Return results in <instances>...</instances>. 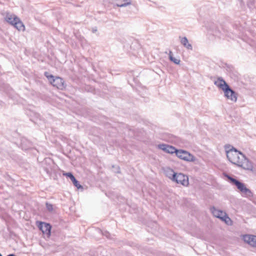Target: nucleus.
Returning a JSON list of instances; mask_svg holds the SVG:
<instances>
[{
    "label": "nucleus",
    "instance_id": "nucleus-18",
    "mask_svg": "<svg viewBox=\"0 0 256 256\" xmlns=\"http://www.w3.org/2000/svg\"><path fill=\"white\" fill-rule=\"evenodd\" d=\"M2 90L4 92L6 93L9 96L12 97V94H13V90L12 88L8 84H3L2 85L1 84V90Z\"/></svg>",
    "mask_w": 256,
    "mask_h": 256
},
{
    "label": "nucleus",
    "instance_id": "nucleus-6",
    "mask_svg": "<svg viewBox=\"0 0 256 256\" xmlns=\"http://www.w3.org/2000/svg\"><path fill=\"white\" fill-rule=\"evenodd\" d=\"M176 156L181 160L186 162H193L196 160V158L189 152L183 150H176Z\"/></svg>",
    "mask_w": 256,
    "mask_h": 256
},
{
    "label": "nucleus",
    "instance_id": "nucleus-29",
    "mask_svg": "<svg viewBox=\"0 0 256 256\" xmlns=\"http://www.w3.org/2000/svg\"><path fill=\"white\" fill-rule=\"evenodd\" d=\"M96 31V28H93V30H92V32H95Z\"/></svg>",
    "mask_w": 256,
    "mask_h": 256
},
{
    "label": "nucleus",
    "instance_id": "nucleus-26",
    "mask_svg": "<svg viewBox=\"0 0 256 256\" xmlns=\"http://www.w3.org/2000/svg\"><path fill=\"white\" fill-rule=\"evenodd\" d=\"M64 174L67 177L69 178H71L72 176H74L72 172H67Z\"/></svg>",
    "mask_w": 256,
    "mask_h": 256
},
{
    "label": "nucleus",
    "instance_id": "nucleus-16",
    "mask_svg": "<svg viewBox=\"0 0 256 256\" xmlns=\"http://www.w3.org/2000/svg\"><path fill=\"white\" fill-rule=\"evenodd\" d=\"M15 22L14 23L12 26H14L18 30H24L25 27L22 23V22L20 20L19 18L14 20Z\"/></svg>",
    "mask_w": 256,
    "mask_h": 256
},
{
    "label": "nucleus",
    "instance_id": "nucleus-22",
    "mask_svg": "<svg viewBox=\"0 0 256 256\" xmlns=\"http://www.w3.org/2000/svg\"><path fill=\"white\" fill-rule=\"evenodd\" d=\"M46 206L47 210L48 212H52L53 210V205L48 202L46 203Z\"/></svg>",
    "mask_w": 256,
    "mask_h": 256
},
{
    "label": "nucleus",
    "instance_id": "nucleus-17",
    "mask_svg": "<svg viewBox=\"0 0 256 256\" xmlns=\"http://www.w3.org/2000/svg\"><path fill=\"white\" fill-rule=\"evenodd\" d=\"M210 210L213 216L219 219L220 218V217H222L224 213V212H223L222 210L216 209L214 206L211 207Z\"/></svg>",
    "mask_w": 256,
    "mask_h": 256
},
{
    "label": "nucleus",
    "instance_id": "nucleus-24",
    "mask_svg": "<svg viewBox=\"0 0 256 256\" xmlns=\"http://www.w3.org/2000/svg\"><path fill=\"white\" fill-rule=\"evenodd\" d=\"M254 0H250L248 2V6L250 8H252L254 6Z\"/></svg>",
    "mask_w": 256,
    "mask_h": 256
},
{
    "label": "nucleus",
    "instance_id": "nucleus-28",
    "mask_svg": "<svg viewBox=\"0 0 256 256\" xmlns=\"http://www.w3.org/2000/svg\"><path fill=\"white\" fill-rule=\"evenodd\" d=\"M70 180L72 181V182H73L76 180V178L74 176H72V178H70Z\"/></svg>",
    "mask_w": 256,
    "mask_h": 256
},
{
    "label": "nucleus",
    "instance_id": "nucleus-1",
    "mask_svg": "<svg viewBox=\"0 0 256 256\" xmlns=\"http://www.w3.org/2000/svg\"><path fill=\"white\" fill-rule=\"evenodd\" d=\"M227 158L228 160L235 165L244 169H248V166H246L245 163L248 162V159L241 152L238 150L234 147L227 151Z\"/></svg>",
    "mask_w": 256,
    "mask_h": 256
},
{
    "label": "nucleus",
    "instance_id": "nucleus-25",
    "mask_svg": "<svg viewBox=\"0 0 256 256\" xmlns=\"http://www.w3.org/2000/svg\"><path fill=\"white\" fill-rule=\"evenodd\" d=\"M232 147H233V146L230 144H227L224 146V148H225L226 152V154H227V151L228 150H230L232 148Z\"/></svg>",
    "mask_w": 256,
    "mask_h": 256
},
{
    "label": "nucleus",
    "instance_id": "nucleus-19",
    "mask_svg": "<svg viewBox=\"0 0 256 256\" xmlns=\"http://www.w3.org/2000/svg\"><path fill=\"white\" fill-rule=\"evenodd\" d=\"M220 220L228 225L232 224V220L226 212L220 217Z\"/></svg>",
    "mask_w": 256,
    "mask_h": 256
},
{
    "label": "nucleus",
    "instance_id": "nucleus-30",
    "mask_svg": "<svg viewBox=\"0 0 256 256\" xmlns=\"http://www.w3.org/2000/svg\"><path fill=\"white\" fill-rule=\"evenodd\" d=\"M118 170H120V168H118ZM120 172V170H118V171L117 172Z\"/></svg>",
    "mask_w": 256,
    "mask_h": 256
},
{
    "label": "nucleus",
    "instance_id": "nucleus-23",
    "mask_svg": "<svg viewBox=\"0 0 256 256\" xmlns=\"http://www.w3.org/2000/svg\"><path fill=\"white\" fill-rule=\"evenodd\" d=\"M4 178L7 182H10V183L13 180L12 178L8 174H6L4 176Z\"/></svg>",
    "mask_w": 256,
    "mask_h": 256
},
{
    "label": "nucleus",
    "instance_id": "nucleus-2",
    "mask_svg": "<svg viewBox=\"0 0 256 256\" xmlns=\"http://www.w3.org/2000/svg\"><path fill=\"white\" fill-rule=\"evenodd\" d=\"M206 27L210 34L220 38H224L227 36V30L220 24L210 22L206 24Z\"/></svg>",
    "mask_w": 256,
    "mask_h": 256
},
{
    "label": "nucleus",
    "instance_id": "nucleus-12",
    "mask_svg": "<svg viewBox=\"0 0 256 256\" xmlns=\"http://www.w3.org/2000/svg\"><path fill=\"white\" fill-rule=\"evenodd\" d=\"M44 164H48V166H44V169L48 174H50L52 172L54 165L52 160L50 158H44Z\"/></svg>",
    "mask_w": 256,
    "mask_h": 256
},
{
    "label": "nucleus",
    "instance_id": "nucleus-14",
    "mask_svg": "<svg viewBox=\"0 0 256 256\" xmlns=\"http://www.w3.org/2000/svg\"><path fill=\"white\" fill-rule=\"evenodd\" d=\"M181 44L188 50H192V46L188 42V38L186 37L179 36Z\"/></svg>",
    "mask_w": 256,
    "mask_h": 256
},
{
    "label": "nucleus",
    "instance_id": "nucleus-11",
    "mask_svg": "<svg viewBox=\"0 0 256 256\" xmlns=\"http://www.w3.org/2000/svg\"><path fill=\"white\" fill-rule=\"evenodd\" d=\"M244 242L252 246L256 247V236L252 234H245L243 236Z\"/></svg>",
    "mask_w": 256,
    "mask_h": 256
},
{
    "label": "nucleus",
    "instance_id": "nucleus-4",
    "mask_svg": "<svg viewBox=\"0 0 256 256\" xmlns=\"http://www.w3.org/2000/svg\"><path fill=\"white\" fill-rule=\"evenodd\" d=\"M44 75L53 86L60 90H64L66 88V84L64 82V79L62 78L54 76L47 72H44Z\"/></svg>",
    "mask_w": 256,
    "mask_h": 256
},
{
    "label": "nucleus",
    "instance_id": "nucleus-7",
    "mask_svg": "<svg viewBox=\"0 0 256 256\" xmlns=\"http://www.w3.org/2000/svg\"><path fill=\"white\" fill-rule=\"evenodd\" d=\"M14 142L22 150H26L31 148L32 144L25 137H20Z\"/></svg>",
    "mask_w": 256,
    "mask_h": 256
},
{
    "label": "nucleus",
    "instance_id": "nucleus-8",
    "mask_svg": "<svg viewBox=\"0 0 256 256\" xmlns=\"http://www.w3.org/2000/svg\"><path fill=\"white\" fill-rule=\"evenodd\" d=\"M214 84L222 90L226 95L228 92H230V87L222 77H219L216 80L214 81Z\"/></svg>",
    "mask_w": 256,
    "mask_h": 256
},
{
    "label": "nucleus",
    "instance_id": "nucleus-10",
    "mask_svg": "<svg viewBox=\"0 0 256 256\" xmlns=\"http://www.w3.org/2000/svg\"><path fill=\"white\" fill-rule=\"evenodd\" d=\"M38 226V228L44 233L50 236L52 226L50 224L44 222H40Z\"/></svg>",
    "mask_w": 256,
    "mask_h": 256
},
{
    "label": "nucleus",
    "instance_id": "nucleus-9",
    "mask_svg": "<svg viewBox=\"0 0 256 256\" xmlns=\"http://www.w3.org/2000/svg\"><path fill=\"white\" fill-rule=\"evenodd\" d=\"M157 148L158 149L162 150L164 152L168 153V154H173L174 153L176 154V148H175V147L170 146L167 144H158L157 146Z\"/></svg>",
    "mask_w": 256,
    "mask_h": 256
},
{
    "label": "nucleus",
    "instance_id": "nucleus-20",
    "mask_svg": "<svg viewBox=\"0 0 256 256\" xmlns=\"http://www.w3.org/2000/svg\"><path fill=\"white\" fill-rule=\"evenodd\" d=\"M169 58L170 61L172 62L175 64H178L180 62V60L172 56V52L171 50L169 52Z\"/></svg>",
    "mask_w": 256,
    "mask_h": 256
},
{
    "label": "nucleus",
    "instance_id": "nucleus-15",
    "mask_svg": "<svg viewBox=\"0 0 256 256\" xmlns=\"http://www.w3.org/2000/svg\"><path fill=\"white\" fill-rule=\"evenodd\" d=\"M224 96L228 100H230L233 102H236L237 100L238 94L230 88V92H228L227 95L224 93Z\"/></svg>",
    "mask_w": 256,
    "mask_h": 256
},
{
    "label": "nucleus",
    "instance_id": "nucleus-31",
    "mask_svg": "<svg viewBox=\"0 0 256 256\" xmlns=\"http://www.w3.org/2000/svg\"><path fill=\"white\" fill-rule=\"evenodd\" d=\"M1 256H2V255L1 254Z\"/></svg>",
    "mask_w": 256,
    "mask_h": 256
},
{
    "label": "nucleus",
    "instance_id": "nucleus-3",
    "mask_svg": "<svg viewBox=\"0 0 256 256\" xmlns=\"http://www.w3.org/2000/svg\"><path fill=\"white\" fill-rule=\"evenodd\" d=\"M225 176L229 180V182L232 185L236 186L237 188L244 195L246 196H252V191L247 188L245 184L238 180L232 177L228 174H225Z\"/></svg>",
    "mask_w": 256,
    "mask_h": 256
},
{
    "label": "nucleus",
    "instance_id": "nucleus-21",
    "mask_svg": "<svg viewBox=\"0 0 256 256\" xmlns=\"http://www.w3.org/2000/svg\"><path fill=\"white\" fill-rule=\"evenodd\" d=\"M74 185L78 188V189H82V186L80 184L79 182L76 180L73 182Z\"/></svg>",
    "mask_w": 256,
    "mask_h": 256
},
{
    "label": "nucleus",
    "instance_id": "nucleus-27",
    "mask_svg": "<svg viewBox=\"0 0 256 256\" xmlns=\"http://www.w3.org/2000/svg\"><path fill=\"white\" fill-rule=\"evenodd\" d=\"M106 238H109L110 236V234L108 232H105L103 234Z\"/></svg>",
    "mask_w": 256,
    "mask_h": 256
},
{
    "label": "nucleus",
    "instance_id": "nucleus-13",
    "mask_svg": "<svg viewBox=\"0 0 256 256\" xmlns=\"http://www.w3.org/2000/svg\"><path fill=\"white\" fill-rule=\"evenodd\" d=\"M18 18L17 16L13 14L7 12L4 17V20L9 24L12 26L15 22L14 20H16Z\"/></svg>",
    "mask_w": 256,
    "mask_h": 256
},
{
    "label": "nucleus",
    "instance_id": "nucleus-5",
    "mask_svg": "<svg viewBox=\"0 0 256 256\" xmlns=\"http://www.w3.org/2000/svg\"><path fill=\"white\" fill-rule=\"evenodd\" d=\"M172 172H173L172 178V181L184 186H186L188 184V178L186 176L182 173H176L173 171Z\"/></svg>",
    "mask_w": 256,
    "mask_h": 256
}]
</instances>
